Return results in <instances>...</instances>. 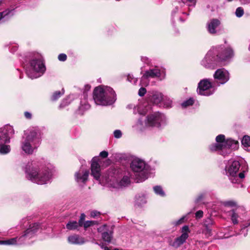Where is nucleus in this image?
<instances>
[{
  "label": "nucleus",
  "mask_w": 250,
  "mask_h": 250,
  "mask_svg": "<svg viewBox=\"0 0 250 250\" xmlns=\"http://www.w3.org/2000/svg\"><path fill=\"white\" fill-rule=\"evenodd\" d=\"M225 206L228 207H235L236 206V203L233 201H226L224 203Z\"/></svg>",
  "instance_id": "4c0bfd02"
},
{
  "label": "nucleus",
  "mask_w": 250,
  "mask_h": 250,
  "mask_svg": "<svg viewBox=\"0 0 250 250\" xmlns=\"http://www.w3.org/2000/svg\"><path fill=\"white\" fill-rule=\"evenodd\" d=\"M68 104V103L67 102H65V100H63L62 103L60 104V107L61 108L62 107H64L65 106H66V105H67Z\"/></svg>",
  "instance_id": "864d4df0"
},
{
  "label": "nucleus",
  "mask_w": 250,
  "mask_h": 250,
  "mask_svg": "<svg viewBox=\"0 0 250 250\" xmlns=\"http://www.w3.org/2000/svg\"><path fill=\"white\" fill-rule=\"evenodd\" d=\"M249 49L250 51V46H249Z\"/></svg>",
  "instance_id": "338daca9"
},
{
  "label": "nucleus",
  "mask_w": 250,
  "mask_h": 250,
  "mask_svg": "<svg viewBox=\"0 0 250 250\" xmlns=\"http://www.w3.org/2000/svg\"><path fill=\"white\" fill-rule=\"evenodd\" d=\"M158 102L160 104V106L162 105L165 107L171 106L172 101L167 96L164 97L162 93L157 94V104Z\"/></svg>",
  "instance_id": "dca6fc26"
},
{
  "label": "nucleus",
  "mask_w": 250,
  "mask_h": 250,
  "mask_svg": "<svg viewBox=\"0 0 250 250\" xmlns=\"http://www.w3.org/2000/svg\"><path fill=\"white\" fill-rule=\"evenodd\" d=\"M102 248H104V250H110L108 247H104L103 245L101 246Z\"/></svg>",
  "instance_id": "052dcab7"
},
{
  "label": "nucleus",
  "mask_w": 250,
  "mask_h": 250,
  "mask_svg": "<svg viewBox=\"0 0 250 250\" xmlns=\"http://www.w3.org/2000/svg\"><path fill=\"white\" fill-rule=\"evenodd\" d=\"M116 1H119L120 0H116Z\"/></svg>",
  "instance_id": "774afa93"
},
{
  "label": "nucleus",
  "mask_w": 250,
  "mask_h": 250,
  "mask_svg": "<svg viewBox=\"0 0 250 250\" xmlns=\"http://www.w3.org/2000/svg\"><path fill=\"white\" fill-rule=\"evenodd\" d=\"M240 167V164L238 161H229L226 167V170L228 172H238Z\"/></svg>",
  "instance_id": "412c9836"
},
{
  "label": "nucleus",
  "mask_w": 250,
  "mask_h": 250,
  "mask_svg": "<svg viewBox=\"0 0 250 250\" xmlns=\"http://www.w3.org/2000/svg\"><path fill=\"white\" fill-rule=\"evenodd\" d=\"M146 88L141 87L139 90L138 94L140 96H143L146 93Z\"/></svg>",
  "instance_id": "c03bdc74"
},
{
  "label": "nucleus",
  "mask_w": 250,
  "mask_h": 250,
  "mask_svg": "<svg viewBox=\"0 0 250 250\" xmlns=\"http://www.w3.org/2000/svg\"><path fill=\"white\" fill-rule=\"evenodd\" d=\"M82 219H80L79 222L75 221H69L66 225V228L68 230H74L77 229L79 227L82 226Z\"/></svg>",
  "instance_id": "5701e85b"
},
{
  "label": "nucleus",
  "mask_w": 250,
  "mask_h": 250,
  "mask_svg": "<svg viewBox=\"0 0 250 250\" xmlns=\"http://www.w3.org/2000/svg\"><path fill=\"white\" fill-rule=\"evenodd\" d=\"M2 0H0V5L2 3Z\"/></svg>",
  "instance_id": "0e129e2a"
},
{
  "label": "nucleus",
  "mask_w": 250,
  "mask_h": 250,
  "mask_svg": "<svg viewBox=\"0 0 250 250\" xmlns=\"http://www.w3.org/2000/svg\"><path fill=\"white\" fill-rule=\"evenodd\" d=\"M203 216V211L202 210H198L195 213V217L196 219H200Z\"/></svg>",
  "instance_id": "a18cd8bd"
},
{
  "label": "nucleus",
  "mask_w": 250,
  "mask_h": 250,
  "mask_svg": "<svg viewBox=\"0 0 250 250\" xmlns=\"http://www.w3.org/2000/svg\"><path fill=\"white\" fill-rule=\"evenodd\" d=\"M89 173H76L75 180L80 186L83 185L87 181Z\"/></svg>",
  "instance_id": "4be33fe9"
},
{
  "label": "nucleus",
  "mask_w": 250,
  "mask_h": 250,
  "mask_svg": "<svg viewBox=\"0 0 250 250\" xmlns=\"http://www.w3.org/2000/svg\"><path fill=\"white\" fill-rule=\"evenodd\" d=\"M45 171H46V172H48V171H53V170H55V167L51 165L50 164H48L46 166V169H44Z\"/></svg>",
  "instance_id": "79ce46f5"
},
{
  "label": "nucleus",
  "mask_w": 250,
  "mask_h": 250,
  "mask_svg": "<svg viewBox=\"0 0 250 250\" xmlns=\"http://www.w3.org/2000/svg\"><path fill=\"white\" fill-rule=\"evenodd\" d=\"M188 2H189L188 5L189 6H194L196 4V0H187Z\"/></svg>",
  "instance_id": "603ef678"
},
{
  "label": "nucleus",
  "mask_w": 250,
  "mask_h": 250,
  "mask_svg": "<svg viewBox=\"0 0 250 250\" xmlns=\"http://www.w3.org/2000/svg\"><path fill=\"white\" fill-rule=\"evenodd\" d=\"M214 77L215 79L218 80L220 83L224 84L229 80V75L227 70L224 68H221L215 71Z\"/></svg>",
  "instance_id": "ddd939ff"
},
{
  "label": "nucleus",
  "mask_w": 250,
  "mask_h": 250,
  "mask_svg": "<svg viewBox=\"0 0 250 250\" xmlns=\"http://www.w3.org/2000/svg\"><path fill=\"white\" fill-rule=\"evenodd\" d=\"M203 197V195H200V196H199L198 199H197V201H200L202 198Z\"/></svg>",
  "instance_id": "bf43d9fd"
},
{
  "label": "nucleus",
  "mask_w": 250,
  "mask_h": 250,
  "mask_svg": "<svg viewBox=\"0 0 250 250\" xmlns=\"http://www.w3.org/2000/svg\"><path fill=\"white\" fill-rule=\"evenodd\" d=\"M214 52V49H212V50H209L208 53L206 55L204 60H203L202 62L204 63L205 61L207 62L208 60H210V57H211L213 52Z\"/></svg>",
  "instance_id": "e433bc0d"
},
{
  "label": "nucleus",
  "mask_w": 250,
  "mask_h": 250,
  "mask_svg": "<svg viewBox=\"0 0 250 250\" xmlns=\"http://www.w3.org/2000/svg\"><path fill=\"white\" fill-rule=\"evenodd\" d=\"M248 166H246L244 167H242L241 169V172H246L247 171H248Z\"/></svg>",
  "instance_id": "6e6d98bb"
},
{
  "label": "nucleus",
  "mask_w": 250,
  "mask_h": 250,
  "mask_svg": "<svg viewBox=\"0 0 250 250\" xmlns=\"http://www.w3.org/2000/svg\"><path fill=\"white\" fill-rule=\"evenodd\" d=\"M210 82L207 79L201 80L198 83L197 92L201 95L209 96L213 92Z\"/></svg>",
  "instance_id": "9d476101"
},
{
  "label": "nucleus",
  "mask_w": 250,
  "mask_h": 250,
  "mask_svg": "<svg viewBox=\"0 0 250 250\" xmlns=\"http://www.w3.org/2000/svg\"><path fill=\"white\" fill-rule=\"evenodd\" d=\"M143 125V122L141 120H139L137 123V124L134 127H136L137 129H141V127L140 126H142Z\"/></svg>",
  "instance_id": "de8ad7c7"
},
{
  "label": "nucleus",
  "mask_w": 250,
  "mask_h": 250,
  "mask_svg": "<svg viewBox=\"0 0 250 250\" xmlns=\"http://www.w3.org/2000/svg\"><path fill=\"white\" fill-rule=\"evenodd\" d=\"M233 56V52L232 50L230 48H228L226 49L222 54L219 55L218 54L217 55V57L219 62H223L228 60Z\"/></svg>",
  "instance_id": "a211bd4d"
},
{
  "label": "nucleus",
  "mask_w": 250,
  "mask_h": 250,
  "mask_svg": "<svg viewBox=\"0 0 250 250\" xmlns=\"http://www.w3.org/2000/svg\"><path fill=\"white\" fill-rule=\"evenodd\" d=\"M45 67L41 56L32 59L30 62V65L26 70L28 77L32 79L40 77L45 71Z\"/></svg>",
  "instance_id": "39448f33"
},
{
  "label": "nucleus",
  "mask_w": 250,
  "mask_h": 250,
  "mask_svg": "<svg viewBox=\"0 0 250 250\" xmlns=\"http://www.w3.org/2000/svg\"><path fill=\"white\" fill-rule=\"evenodd\" d=\"M110 229H111V228L109 226H108L106 225H104L100 226L98 229V231L102 235L103 234H104V233H105V232H106L107 231L109 230Z\"/></svg>",
  "instance_id": "473e14b6"
},
{
  "label": "nucleus",
  "mask_w": 250,
  "mask_h": 250,
  "mask_svg": "<svg viewBox=\"0 0 250 250\" xmlns=\"http://www.w3.org/2000/svg\"><path fill=\"white\" fill-rule=\"evenodd\" d=\"M94 224V221H87L83 224V225L85 229H87V228L93 225Z\"/></svg>",
  "instance_id": "58836bf2"
},
{
  "label": "nucleus",
  "mask_w": 250,
  "mask_h": 250,
  "mask_svg": "<svg viewBox=\"0 0 250 250\" xmlns=\"http://www.w3.org/2000/svg\"><path fill=\"white\" fill-rule=\"evenodd\" d=\"M141 60L143 62H144L145 63H147L148 61V58L146 57H142L141 58Z\"/></svg>",
  "instance_id": "4d7b16f0"
},
{
  "label": "nucleus",
  "mask_w": 250,
  "mask_h": 250,
  "mask_svg": "<svg viewBox=\"0 0 250 250\" xmlns=\"http://www.w3.org/2000/svg\"><path fill=\"white\" fill-rule=\"evenodd\" d=\"M100 212L97 211H96V210L92 211L90 213V215L92 217H97V216L100 215Z\"/></svg>",
  "instance_id": "09e8293b"
},
{
  "label": "nucleus",
  "mask_w": 250,
  "mask_h": 250,
  "mask_svg": "<svg viewBox=\"0 0 250 250\" xmlns=\"http://www.w3.org/2000/svg\"><path fill=\"white\" fill-rule=\"evenodd\" d=\"M157 194H159L161 197H164L166 195L165 192L160 186H157Z\"/></svg>",
  "instance_id": "ea45409f"
},
{
  "label": "nucleus",
  "mask_w": 250,
  "mask_h": 250,
  "mask_svg": "<svg viewBox=\"0 0 250 250\" xmlns=\"http://www.w3.org/2000/svg\"><path fill=\"white\" fill-rule=\"evenodd\" d=\"M40 229L39 223L30 224L23 235L19 237H15L3 240V245H15L29 244V240L33 237Z\"/></svg>",
  "instance_id": "20e7f679"
},
{
  "label": "nucleus",
  "mask_w": 250,
  "mask_h": 250,
  "mask_svg": "<svg viewBox=\"0 0 250 250\" xmlns=\"http://www.w3.org/2000/svg\"><path fill=\"white\" fill-rule=\"evenodd\" d=\"M114 136L116 138H120L122 137V133L120 130H115L114 131Z\"/></svg>",
  "instance_id": "a19ab883"
},
{
  "label": "nucleus",
  "mask_w": 250,
  "mask_h": 250,
  "mask_svg": "<svg viewBox=\"0 0 250 250\" xmlns=\"http://www.w3.org/2000/svg\"><path fill=\"white\" fill-rule=\"evenodd\" d=\"M24 115L27 119H30L31 118V114L28 112H25L24 113Z\"/></svg>",
  "instance_id": "5fc2aeb1"
},
{
  "label": "nucleus",
  "mask_w": 250,
  "mask_h": 250,
  "mask_svg": "<svg viewBox=\"0 0 250 250\" xmlns=\"http://www.w3.org/2000/svg\"><path fill=\"white\" fill-rule=\"evenodd\" d=\"M22 170L25 172H37L38 170H41L38 165L33 162H28L24 164L22 166Z\"/></svg>",
  "instance_id": "aec40b11"
},
{
  "label": "nucleus",
  "mask_w": 250,
  "mask_h": 250,
  "mask_svg": "<svg viewBox=\"0 0 250 250\" xmlns=\"http://www.w3.org/2000/svg\"><path fill=\"white\" fill-rule=\"evenodd\" d=\"M93 99L97 105H109L116 101V95L110 87L102 85L94 89Z\"/></svg>",
  "instance_id": "f03ea898"
},
{
  "label": "nucleus",
  "mask_w": 250,
  "mask_h": 250,
  "mask_svg": "<svg viewBox=\"0 0 250 250\" xmlns=\"http://www.w3.org/2000/svg\"><path fill=\"white\" fill-rule=\"evenodd\" d=\"M220 24V22L218 20H211L207 24V28L209 33L212 34H215L217 32V28Z\"/></svg>",
  "instance_id": "f3484780"
},
{
  "label": "nucleus",
  "mask_w": 250,
  "mask_h": 250,
  "mask_svg": "<svg viewBox=\"0 0 250 250\" xmlns=\"http://www.w3.org/2000/svg\"><path fill=\"white\" fill-rule=\"evenodd\" d=\"M14 134V130L11 126H6L0 128V153L5 154L10 151V146L6 145L10 142V136Z\"/></svg>",
  "instance_id": "0eeeda50"
},
{
  "label": "nucleus",
  "mask_w": 250,
  "mask_h": 250,
  "mask_svg": "<svg viewBox=\"0 0 250 250\" xmlns=\"http://www.w3.org/2000/svg\"><path fill=\"white\" fill-rule=\"evenodd\" d=\"M102 185L113 189L127 188L134 183L144 182L148 178V173H90Z\"/></svg>",
  "instance_id": "f257e3e1"
},
{
  "label": "nucleus",
  "mask_w": 250,
  "mask_h": 250,
  "mask_svg": "<svg viewBox=\"0 0 250 250\" xmlns=\"http://www.w3.org/2000/svg\"><path fill=\"white\" fill-rule=\"evenodd\" d=\"M157 127L158 126V124L160 125V126L164 125L166 124V117L162 113L157 112Z\"/></svg>",
  "instance_id": "c85d7f7f"
},
{
  "label": "nucleus",
  "mask_w": 250,
  "mask_h": 250,
  "mask_svg": "<svg viewBox=\"0 0 250 250\" xmlns=\"http://www.w3.org/2000/svg\"><path fill=\"white\" fill-rule=\"evenodd\" d=\"M186 216H183L180 219H179L176 223V225H179L184 222V220L186 218Z\"/></svg>",
  "instance_id": "3c124183"
},
{
  "label": "nucleus",
  "mask_w": 250,
  "mask_h": 250,
  "mask_svg": "<svg viewBox=\"0 0 250 250\" xmlns=\"http://www.w3.org/2000/svg\"><path fill=\"white\" fill-rule=\"evenodd\" d=\"M147 203L146 195L143 193L137 194L135 196L134 206L136 208H142Z\"/></svg>",
  "instance_id": "4468645a"
},
{
  "label": "nucleus",
  "mask_w": 250,
  "mask_h": 250,
  "mask_svg": "<svg viewBox=\"0 0 250 250\" xmlns=\"http://www.w3.org/2000/svg\"><path fill=\"white\" fill-rule=\"evenodd\" d=\"M156 75V70L155 69H151L149 70L146 71L145 74L142 77V80L149 79L150 78H154Z\"/></svg>",
  "instance_id": "a878e982"
},
{
  "label": "nucleus",
  "mask_w": 250,
  "mask_h": 250,
  "mask_svg": "<svg viewBox=\"0 0 250 250\" xmlns=\"http://www.w3.org/2000/svg\"><path fill=\"white\" fill-rule=\"evenodd\" d=\"M239 209L235 210L232 209L229 211V216L231 217V221L234 224L238 223V218L239 217Z\"/></svg>",
  "instance_id": "393cba45"
},
{
  "label": "nucleus",
  "mask_w": 250,
  "mask_h": 250,
  "mask_svg": "<svg viewBox=\"0 0 250 250\" xmlns=\"http://www.w3.org/2000/svg\"><path fill=\"white\" fill-rule=\"evenodd\" d=\"M67 59V56L66 55V54H63V53H62V54H60L59 56H58V59L59 61H65Z\"/></svg>",
  "instance_id": "37998d69"
},
{
  "label": "nucleus",
  "mask_w": 250,
  "mask_h": 250,
  "mask_svg": "<svg viewBox=\"0 0 250 250\" xmlns=\"http://www.w3.org/2000/svg\"><path fill=\"white\" fill-rule=\"evenodd\" d=\"M26 136L22 145V150L27 154H32L40 143V132L38 128L32 127L24 133Z\"/></svg>",
  "instance_id": "7ed1b4c3"
},
{
  "label": "nucleus",
  "mask_w": 250,
  "mask_h": 250,
  "mask_svg": "<svg viewBox=\"0 0 250 250\" xmlns=\"http://www.w3.org/2000/svg\"><path fill=\"white\" fill-rule=\"evenodd\" d=\"M81 218H82V223L83 224V220H84V214H81L80 219H81Z\"/></svg>",
  "instance_id": "13d9d810"
},
{
  "label": "nucleus",
  "mask_w": 250,
  "mask_h": 250,
  "mask_svg": "<svg viewBox=\"0 0 250 250\" xmlns=\"http://www.w3.org/2000/svg\"><path fill=\"white\" fill-rule=\"evenodd\" d=\"M190 232L188 226H184L182 229V235L177 237L172 243V246L178 247L183 244L188 237V233Z\"/></svg>",
  "instance_id": "f8f14e48"
},
{
  "label": "nucleus",
  "mask_w": 250,
  "mask_h": 250,
  "mask_svg": "<svg viewBox=\"0 0 250 250\" xmlns=\"http://www.w3.org/2000/svg\"><path fill=\"white\" fill-rule=\"evenodd\" d=\"M64 93V92H61V91H56L53 93V94L52 96L51 100L52 101H56L58 100L62 95H63Z\"/></svg>",
  "instance_id": "72a5a7b5"
},
{
  "label": "nucleus",
  "mask_w": 250,
  "mask_h": 250,
  "mask_svg": "<svg viewBox=\"0 0 250 250\" xmlns=\"http://www.w3.org/2000/svg\"><path fill=\"white\" fill-rule=\"evenodd\" d=\"M110 163V160L108 159L104 162L103 165L101 166V161L99 156L94 157L90 162L91 172H100L103 167H107Z\"/></svg>",
  "instance_id": "9b49d317"
},
{
  "label": "nucleus",
  "mask_w": 250,
  "mask_h": 250,
  "mask_svg": "<svg viewBox=\"0 0 250 250\" xmlns=\"http://www.w3.org/2000/svg\"><path fill=\"white\" fill-rule=\"evenodd\" d=\"M3 240H0V245H3Z\"/></svg>",
  "instance_id": "e2e57ef3"
},
{
  "label": "nucleus",
  "mask_w": 250,
  "mask_h": 250,
  "mask_svg": "<svg viewBox=\"0 0 250 250\" xmlns=\"http://www.w3.org/2000/svg\"><path fill=\"white\" fill-rule=\"evenodd\" d=\"M52 173H26V178L33 183L44 184L52 178Z\"/></svg>",
  "instance_id": "1a4fd4ad"
},
{
  "label": "nucleus",
  "mask_w": 250,
  "mask_h": 250,
  "mask_svg": "<svg viewBox=\"0 0 250 250\" xmlns=\"http://www.w3.org/2000/svg\"><path fill=\"white\" fill-rule=\"evenodd\" d=\"M225 136L221 134L216 137L217 143L211 145L210 146V149L211 151H217L219 150H226L230 149L233 145H237V142L231 139L225 140Z\"/></svg>",
  "instance_id": "6e6552de"
},
{
  "label": "nucleus",
  "mask_w": 250,
  "mask_h": 250,
  "mask_svg": "<svg viewBox=\"0 0 250 250\" xmlns=\"http://www.w3.org/2000/svg\"><path fill=\"white\" fill-rule=\"evenodd\" d=\"M67 240L69 243L73 245H83L85 242L84 238L78 235L73 234L68 237Z\"/></svg>",
  "instance_id": "2eb2a0df"
},
{
  "label": "nucleus",
  "mask_w": 250,
  "mask_h": 250,
  "mask_svg": "<svg viewBox=\"0 0 250 250\" xmlns=\"http://www.w3.org/2000/svg\"><path fill=\"white\" fill-rule=\"evenodd\" d=\"M113 250H120L116 248V249H114Z\"/></svg>",
  "instance_id": "69168bd1"
},
{
  "label": "nucleus",
  "mask_w": 250,
  "mask_h": 250,
  "mask_svg": "<svg viewBox=\"0 0 250 250\" xmlns=\"http://www.w3.org/2000/svg\"><path fill=\"white\" fill-rule=\"evenodd\" d=\"M227 176L232 183H238L245 178L244 173H227Z\"/></svg>",
  "instance_id": "6ab92c4d"
},
{
  "label": "nucleus",
  "mask_w": 250,
  "mask_h": 250,
  "mask_svg": "<svg viewBox=\"0 0 250 250\" xmlns=\"http://www.w3.org/2000/svg\"><path fill=\"white\" fill-rule=\"evenodd\" d=\"M156 124V115L155 113L149 115L147 117L146 125L148 126H153Z\"/></svg>",
  "instance_id": "b1692460"
},
{
  "label": "nucleus",
  "mask_w": 250,
  "mask_h": 250,
  "mask_svg": "<svg viewBox=\"0 0 250 250\" xmlns=\"http://www.w3.org/2000/svg\"><path fill=\"white\" fill-rule=\"evenodd\" d=\"M194 100L192 98H190L188 100L185 101L182 104V106L184 107L191 105L193 104Z\"/></svg>",
  "instance_id": "f704fd0d"
},
{
  "label": "nucleus",
  "mask_w": 250,
  "mask_h": 250,
  "mask_svg": "<svg viewBox=\"0 0 250 250\" xmlns=\"http://www.w3.org/2000/svg\"><path fill=\"white\" fill-rule=\"evenodd\" d=\"M235 14L237 17H241L244 14L243 9L242 7L237 8L235 11Z\"/></svg>",
  "instance_id": "c9c22d12"
},
{
  "label": "nucleus",
  "mask_w": 250,
  "mask_h": 250,
  "mask_svg": "<svg viewBox=\"0 0 250 250\" xmlns=\"http://www.w3.org/2000/svg\"><path fill=\"white\" fill-rule=\"evenodd\" d=\"M153 189L154 192L156 193V186L153 187Z\"/></svg>",
  "instance_id": "680f3d73"
},
{
  "label": "nucleus",
  "mask_w": 250,
  "mask_h": 250,
  "mask_svg": "<svg viewBox=\"0 0 250 250\" xmlns=\"http://www.w3.org/2000/svg\"><path fill=\"white\" fill-rule=\"evenodd\" d=\"M112 233L113 232L111 229L104 233V234L102 235L104 241L108 243H110L112 238Z\"/></svg>",
  "instance_id": "cd10ccee"
},
{
  "label": "nucleus",
  "mask_w": 250,
  "mask_h": 250,
  "mask_svg": "<svg viewBox=\"0 0 250 250\" xmlns=\"http://www.w3.org/2000/svg\"><path fill=\"white\" fill-rule=\"evenodd\" d=\"M119 158L121 162L123 161H131L130 167L133 172H144L145 170H148V165L144 160L138 157H132L125 154H121L119 155Z\"/></svg>",
  "instance_id": "423d86ee"
},
{
  "label": "nucleus",
  "mask_w": 250,
  "mask_h": 250,
  "mask_svg": "<svg viewBox=\"0 0 250 250\" xmlns=\"http://www.w3.org/2000/svg\"><path fill=\"white\" fill-rule=\"evenodd\" d=\"M13 14V10L6 9L2 12H0V20L9 15L12 16Z\"/></svg>",
  "instance_id": "7c9ffc66"
},
{
  "label": "nucleus",
  "mask_w": 250,
  "mask_h": 250,
  "mask_svg": "<svg viewBox=\"0 0 250 250\" xmlns=\"http://www.w3.org/2000/svg\"><path fill=\"white\" fill-rule=\"evenodd\" d=\"M248 230L246 229V228H244L241 229L240 231V234L244 233V236L245 237L247 235Z\"/></svg>",
  "instance_id": "8fccbe9b"
},
{
  "label": "nucleus",
  "mask_w": 250,
  "mask_h": 250,
  "mask_svg": "<svg viewBox=\"0 0 250 250\" xmlns=\"http://www.w3.org/2000/svg\"><path fill=\"white\" fill-rule=\"evenodd\" d=\"M108 155V153L106 151H103L100 153L99 156L103 158H106Z\"/></svg>",
  "instance_id": "49530a36"
},
{
  "label": "nucleus",
  "mask_w": 250,
  "mask_h": 250,
  "mask_svg": "<svg viewBox=\"0 0 250 250\" xmlns=\"http://www.w3.org/2000/svg\"><path fill=\"white\" fill-rule=\"evenodd\" d=\"M241 143L245 147L250 146V137L247 135L244 136L242 139Z\"/></svg>",
  "instance_id": "2f4dec72"
},
{
  "label": "nucleus",
  "mask_w": 250,
  "mask_h": 250,
  "mask_svg": "<svg viewBox=\"0 0 250 250\" xmlns=\"http://www.w3.org/2000/svg\"><path fill=\"white\" fill-rule=\"evenodd\" d=\"M157 79H159L160 80H162L165 78L166 76L165 70L164 68H157Z\"/></svg>",
  "instance_id": "c756f323"
},
{
  "label": "nucleus",
  "mask_w": 250,
  "mask_h": 250,
  "mask_svg": "<svg viewBox=\"0 0 250 250\" xmlns=\"http://www.w3.org/2000/svg\"><path fill=\"white\" fill-rule=\"evenodd\" d=\"M90 107L89 104L87 103V102L85 99L83 101L81 102L80 106H79L78 112L79 114H83V112L89 109Z\"/></svg>",
  "instance_id": "bb28decb"
}]
</instances>
